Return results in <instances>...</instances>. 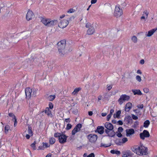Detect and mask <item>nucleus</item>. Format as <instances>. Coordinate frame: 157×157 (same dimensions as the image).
I'll use <instances>...</instances> for the list:
<instances>
[{"instance_id": "obj_1", "label": "nucleus", "mask_w": 157, "mask_h": 157, "mask_svg": "<svg viewBox=\"0 0 157 157\" xmlns=\"http://www.w3.org/2000/svg\"><path fill=\"white\" fill-rule=\"evenodd\" d=\"M57 44L59 54L61 57L65 56L69 52L72 51L71 48L67 47L65 40H63L59 42Z\"/></svg>"}, {"instance_id": "obj_2", "label": "nucleus", "mask_w": 157, "mask_h": 157, "mask_svg": "<svg viewBox=\"0 0 157 157\" xmlns=\"http://www.w3.org/2000/svg\"><path fill=\"white\" fill-rule=\"evenodd\" d=\"M132 151L140 156L146 155L148 154L147 148L142 145L136 146Z\"/></svg>"}, {"instance_id": "obj_3", "label": "nucleus", "mask_w": 157, "mask_h": 157, "mask_svg": "<svg viewBox=\"0 0 157 157\" xmlns=\"http://www.w3.org/2000/svg\"><path fill=\"white\" fill-rule=\"evenodd\" d=\"M105 127L106 128L105 130V132L107 136L110 137H114L116 133L113 130L114 127L113 125L111 123L109 122H106L104 124Z\"/></svg>"}, {"instance_id": "obj_4", "label": "nucleus", "mask_w": 157, "mask_h": 157, "mask_svg": "<svg viewBox=\"0 0 157 157\" xmlns=\"http://www.w3.org/2000/svg\"><path fill=\"white\" fill-rule=\"evenodd\" d=\"M41 21L45 25L48 27L53 26L58 22L57 20H51V19L44 18H41Z\"/></svg>"}, {"instance_id": "obj_5", "label": "nucleus", "mask_w": 157, "mask_h": 157, "mask_svg": "<svg viewBox=\"0 0 157 157\" xmlns=\"http://www.w3.org/2000/svg\"><path fill=\"white\" fill-rule=\"evenodd\" d=\"M86 27L88 28L87 31V34L88 35H92L95 32V28L93 24L88 22L86 23Z\"/></svg>"}, {"instance_id": "obj_6", "label": "nucleus", "mask_w": 157, "mask_h": 157, "mask_svg": "<svg viewBox=\"0 0 157 157\" xmlns=\"http://www.w3.org/2000/svg\"><path fill=\"white\" fill-rule=\"evenodd\" d=\"M123 14V11L122 9L117 6L115 7L114 11V15L116 17H120Z\"/></svg>"}, {"instance_id": "obj_7", "label": "nucleus", "mask_w": 157, "mask_h": 157, "mask_svg": "<svg viewBox=\"0 0 157 157\" xmlns=\"http://www.w3.org/2000/svg\"><path fill=\"white\" fill-rule=\"evenodd\" d=\"M130 99V97L126 94H122L120 96L118 101L120 105L122 104L123 103L126 101H128Z\"/></svg>"}, {"instance_id": "obj_8", "label": "nucleus", "mask_w": 157, "mask_h": 157, "mask_svg": "<svg viewBox=\"0 0 157 157\" xmlns=\"http://www.w3.org/2000/svg\"><path fill=\"white\" fill-rule=\"evenodd\" d=\"M87 138L91 143H94L97 140L98 136L95 134H90L87 136Z\"/></svg>"}, {"instance_id": "obj_9", "label": "nucleus", "mask_w": 157, "mask_h": 157, "mask_svg": "<svg viewBox=\"0 0 157 157\" xmlns=\"http://www.w3.org/2000/svg\"><path fill=\"white\" fill-rule=\"evenodd\" d=\"M82 127V125L81 124H78L72 130L71 132L72 135H74L77 132H79Z\"/></svg>"}, {"instance_id": "obj_10", "label": "nucleus", "mask_w": 157, "mask_h": 157, "mask_svg": "<svg viewBox=\"0 0 157 157\" xmlns=\"http://www.w3.org/2000/svg\"><path fill=\"white\" fill-rule=\"evenodd\" d=\"M69 23L68 21L66 20H63L60 21L58 24L59 26L61 28L63 29L66 27Z\"/></svg>"}, {"instance_id": "obj_11", "label": "nucleus", "mask_w": 157, "mask_h": 157, "mask_svg": "<svg viewBox=\"0 0 157 157\" xmlns=\"http://www.w3.org/2000/svg\"><path fill=\"white\" fill-rule=\"evenodd\" d=\"M35 15L33 12L29 10L27 13L26 15V19L28 21L32 20L34 18Z\"/></svg>"}, {"instance_id": "obj_12", "label": "nucleus", "mask_w": 157, "mask_h": 157, "mask_svg": "<svg viewBox=\"0 0 157 157\" xmlns=\"http://www.w3.org/2000/svg\"><path fill=\"white\" fill-rule=\"evenodd\" d=\"M126 136L127 137H131L132 135L135 133V131L134 129L132 128L127 129L126 130Z\"/></svg>"}, {"instance_id": "obj_13", "label": "nucleus", "mask_w": 157, "mask_h": 157, "mask_svg": "<svg viewBox=\"0 0 157 157\" xmlns=\"http://www.w3.org/2000/svg\"><path fill=\"white\" fill-rule=\"evenodd\" d=\"M32 89L29 88H27L25 89V93L26 98H29L31 96L32 93Z\"/></svg>"}, {"instance_id": "obj_14", "label": "nucleus", "mask_w": 157, "mask_h": 157, "mask_svg": "<svg viewBox=\"0 0 157 157\" xmlns=\"http://www.w3.org/2000/svg\"><path fill=\"white\" fill-rule=\"evenodd\" d=\"M67 136L63 134V133L60 136L59 140L60 143L61 144H63L66 142V140Z\"/></svg>"}, {"instance_id": "obj_15", "label": "nucleus", "mask_w": 157, "mask_h": 157, "mask_svg": "<svg viewBox=\"0 0 157 157\" xmlns=\"http://www.w3.org/2000/svg\"><path fill=\"white\" fill-rule=\"evenodd\" d=\"M44 113L47 115L48 117H52V114L51 112V111L48 107L46 108L44 111Z\"/></svg>"}, {"instance_id": "obj_16", "label": "nucleus", "mask_w": 157, "mask_h": 157, "mask_svg": "<svg viewBox=\"0 0 157 157\" xmlns=\"http://www.w3.org/2000/svg\"><path fill=\"white\" fill-rule=\"evenodd\" d=\"M104 128L102 126H99L97 128L96 132H97L100 134H102L104 132Z\"/></svg>"}, {"instance_id": "obj_17", "label": "nucleus", "mask_w": 157, "mask_h": 157, "mask_svg": "<svg viewBox=\"0 0 157 157\" xmlns=\"http://www.w3.org/2000/svg\"><path fill=\"white\" fill-rule=\"evenodd\" d=\"M132 104L130 102L127 103L125 106V111L126 112H128L132 107Z\"/></svg>"}, {"instance_id": "obj_18", "label": "nucleus", "mask_w": 157, "mask_h": 157, "mask_svg": "<svg viewBox=\"0 0 157 157\" xmlns=\"http://www.w3.org/2000/svg\"><path fill=\"white\" fill-rule=\"evenodd\" d=\"M157 30V28L156 29H153L149 31L148 32L147 34V35L146 36L150 37L151 36L153 33Z\"/></svg>"}, {"instance_id": "obj_19", "label": "nucleus", "mask_w": 157, "mask_h": 157, "mask_svg": "<svg viewBox=\"0 0 157 157\" xmlns=\"http://www.w3.org/2000/svg\"><path fill=\"white\" fill-rule=\"evenodd\" d=\"M128 140L127 138L124 137L122 140V141H119L118 143L116 142V144L118 145H120L122 144L125 143L128 141Z\"/></svg>"}, {"instance_id": "obj_20", "label": "nucleus", "mask_w": 157, "mask_h": 157, "mask_svg": "<svg viewBox=\"0 0 157 157\" xmlns=\"http://www.w3.org/2000/svg\"><path fill=\"white\" fill-rule=\"evenodd\" d=\"M124 120L127 124H129L132 122V119L131 117L129 115L125 117Z\"/></svg>"}, {"instance_id": "obj_21", "label": "nucleus", "mask_w": 157, "mask_h": 157, "mask_svg": "<svg viewBox=\"0 0 157 157\" xmlns=\"http://www.w3.org/2000/svg\"><path fill=\"white\" fill-rule=\"evenodd\" d=\"M132 91L133 92L134 95L137 94L138 95H141L142 94L140 90H132Z\"/></svg>"}, {"instance_id": "obj_22", "label": "nucleus", "mask_w": 157, "mask_h": 157, "mask_svg": "<svg viewBox=\"0 0 157 157\" xmlns=\"http://www.w3.org/2000/svg\"><path fill=\"white\" fill-rule=\"evenodd\" d=\"M81 89V88L80 87H78L75 89L74 91L72 92V94L74 95L77 94Z\"/></svg>"}, {"instance_id": "obj_23", "label": "nucleus", "mask_w": 157, "mask_h": 157, "mask_svg": "<svg viewBox=\"0 0 157 157\" xmlns=\"http://www.w3.org/2000/svg\"><path fill=\"white\" fill-rule=\"evenodd\" d=\"M55 95H50L47 97V99L49 101H52L55 98Z\"/></svg>"}, {"instance_id": "obj_24", "label": "nucleus", "mask_w": 157, "mask_h": 157, "mask_svg": "<svg viewBox=\"0 0 157 157\" xmlns=\"http://www.w3.org/2000/svg\"><path fill=\"white\" fill-rule=\"evenodd\" d=\"M131 40L134 43H136L137 42V38L136 36H133L131 37Z\"/></svg>"}, {"instance_id": "obj_25", "label": "nucleus", "mask_w": 157, "mask_h": 157, "mask_svg": "<svg viewBox=\"0 0 157 157\" xmlns=\"http://www.w3.org/2000/svg\"><path fill=\"white\" fill-rule=\"evenodd\" d=\"M111 153L113 154H116L117 155H120L121 154L120 151L117 150H112L110 151Z\"/></svg>"}, {"instance_id": "obj_26", "label": "nucleus", "mask_w": 157, "mask_h": 157, "mask_svg": "<svg viewBox=\"0 0 157 157\" xmlns=\"http://www.w3.org/2000/svg\"><path fill=\"white\" fill-rule=\"evenodd\" d=\"M121 114V110H118L116 114H114L113 117L114 118H118L119 117Z\"/></svg>"}, {"instance_id": "obj_27", "label": "nucleus", "mask_w": 157, "mask_h": 157, "mask_svg": "<svg viewBox=\"0 0 157 157\" xmlns=\"http://www.w3.org/2000/svg\"><path fill=\"white\" fill-rule=\"evenodd\" d=\"M150 124V121L148 120L146 121L144 123V126L147 128Z\"/></svg>"}, {"instance_id": "obj_28", "label": "nucleus", "mask_w": 157, "mask_h": 157, "mask_svg": "<svg viewBox=\"0 0 157 157\" xmlns=\"http://www.w3.org/2000/svg\"><path fill=\"white\" fill-rule=\"evenodd\" d=\"M28 132L29 134L31 136H33V132L32 130V128L30 126H29Z\"/></svg>"}, {"instance_id": "obj_29", "label": "nucleus", "mask_w": 157, "mask_h": 157, "mask_svg": "<svg viewBox=\"0 0 157 157\" xmlns=\"http://www.w3.org/2000/svg\"><path fill=\"white\" fill-rule=\"evenodd\" d=\"M56 141V140L53 137H52L50 139L49 143L51 144H53Z\"/></svg>"}, {"instance_id": "obj_30", "label": "nucleus", "mask_w": 157, "mask_h": 157, "mask_svg": "<svg viewBox=\"0 0 157 157\" xmlns=\"http://www.w3.org/2000/svg\"><path fill=\"white\" fill-rule=\"evenodd\" d=\"M10 129V127L9 125H6L5 127V132L6 134L8 133L9 130Z\"/></svg>"}, {"instance_id": "obj_31", "label": "nucleus", "mask_w": 157, "mask_h": 157, "mask_svg": "<svg viewBox=\"0 0 157 157\" xmlns=\"http://www.w3.org/2000/svg\"><path fill=\"white\" fill-rule=\"evenodd\" d=\"M143 132L146 137H149L150 134L148 131L146 130H144Z\"/></svg>"}, {"instance_id": "obj_32", "label": "nucleus", "mask_w": 157, "mask_h": 157, "mask_svg": "<svg viewBox=\"0 0 157 157\" xmlns=\"http://www.w3.org/2000/svg\"><path fill=\"white\" fill-rule=\"evenodd\" d=\"M62 132L61 133L58 132L54 134V136L55 137H58L59 138V137H60L61 134H62Z\"/></svg>"}, {"instance_id": "obj_33", "label": "nucleus", "mask_w": 157, "mask_h": 157, "mask_svg": "<svg viewBox=\"0 0 157 157\" xmlns=\"http://www.w3.org/2000/svg\"><path fill=\"white\" fill-rule=\"evenodd\" d=\"M73 113L75 114H76L78 112V110L77 108H72L71 109Z\"/></svg>"}, {"instance_id": "obj_34", "label": "nucleus", "mask_w": 157, "mask_h": 157, "mask_svg": "<svg viewBox=\"0 0 157 157\" xmlns=\"http://www.w3.org/2000/svg\"><path fill=\"white\" fill-rule=\"evenodd\" d=\"M126 153H127V155L128 156H132L133 155V154L130 151L128 150L127 151Z\"/></svg>"}, {"instance_id": "obj_35", "label": "nucleus", "mask_w": 157, "mask_h": 157, "mask_svg": "<svg viewBox=\"0 0 157 157\" xmlns=\"http://www.w3.org/2000/svg\"><path fill=\"white\" fill-rule=\"evenodd\" d=\"M72 126L70 124H68L67 125L66 127V129L67 130H69L71 129L72 128Z\"/></svg>"}, {"instance_id": "obj_36", "label": "nucleus", "mask_w": 157, "mask_h": 157, "mask_svg": "<svg viewBox=\"0 0 157 157\" xmlns=\"http://www.w3.org/2000/svg\"><path fill=\"white\" fill-rule=\"evenodd\" d=\"M36 144V141H34V142L32 143L31 145V147H32L33 148V149L34 150H35L36 149V147L35 146Z\"/></svg>"}, {"instance_id": "obj_37", "label": "nucleus", "mask_w": 157, "mask_h": 157, "mask_svg": "<svg viewBox=\"0 0 157 157\" xmlns=\"http://www.w3.org/2000/svg\"><path fill=\"white\" fill-rule=\"evenodd\" d=\"M140 138L142 140H144L145 137H146L143 132L142 133H140Z\"/></svg>"}, {"instance_id": "obj_38", "label": "nucleus", "mask_w": 157, "mask_h": 157, "mask_svg": "<svg viewBox=\"0 0 157 157\" xmlns=\"http://www.w3.org/2000/svg\"><path fill=\"white\" fill-rule=\"evenodd\" d=\"M9 115L10 117H13V120L16 118V117L13 113H9Z\"/></svg>"}, {"instance_id": "obj_39", "label": "nucleus", "mask_w": 157, "mask_h": 157, "mask_svg": "<svg viewBox=\"0 0 157 157\" xmlns=\"http://www.w3.org/2000/svg\"><path fill=\"white\" fill-rule=\"evenodd\" d=\"M75 11V10L73 9H69L67 11L68 13H74Z\"/></svg>"}, {"instance_id": "obj_40", "label": "nucleus", "mask_w": 157, "mask_h": 157, "mask_svg": "<svg viewBox=\"0 0 157 157\" xmlns=\"http://www.w3.org/2000/svg\"><path fill=\"white\" fill-rule=\"evenodd\" d=\"M123 130V128L122 127H119L117 131L116 132V133L118 132H122Z\"/></svg>"}, {"instance_id": "obj_41", "label": "nucleus", "mask_w": 157, "mask_h": 157, "mask_svg": "<svg viewBox=\"0 0 157 157\" xmlns=\"http://www.w3.org/2000/svg\"><path fill=\"white\" fill-rule=\"evenodd\" d=\"M136 79L139 82H140L141 81V77L139 75H137L136 76Z\"/></svg>"}, {"instance_id": "obj_42", "label": "nucleus", "mask_w": 157, "mask_h": 157, "mask_svg": "<svg viewBox=\"0 0 157 157\" xmlns=\"http://www.w3.org/2000/svg\"><path fill=\"white\" fill-rule=\"evenodd\" d=\"M43 146H44L45 147L47 148L49 147L50 145H48V143H43Z\"/></svg>"}, {"instance_id": "obj_43", "label": "nucleus", "mask_w": 157, "mask_h": 157, "mask_svg": "<svg viewBox=\"0 0 157 157\" xmlns=\"http://www.w3.org/2000/svg\"><path fill=\"white\" fill-rule=\"evenodd\" d=\"M132 117L133 120H136L138 119V117L133 114H132Z\"/></svg>"}, {"instance_id": "obj_44", "label": "nucleus", "mask_w": 157, "mask_h": 157, "mask_svg": "<svg viewBox=\"0 0 157 157\" xmlns=\"http://www.w3.org/2000/svg\"><path fill=\"white\" fill-rule=\"evenodd\" d=\"M28 34H29V32H27L23 33L22 34V35H26V36L23 37V38L24 39L26 38V37L28 36Z\"/></svg>"}, {"instance_id": "obj_45", "label": "nucleus", "mask_w": 157, "mask_h": 157, "mask_svg": "<svg viewBox=\"0 0 157 157\" xmlns=\"http://www.w3.org/2000/svg\"><path fill=\"white\" fill-rule=\"evenodd\" d=\"M49 109H52L53 107V105L52 103L51 102H49Z\"/></svg>"}, {"instance_id": "obj_46", "label": "nucleus", "mask_w": 157, "mask_h": 157, "mask_svg": "<svg viewBox=\"0 0 157 157\" xmlns=\"http://www.w3.org/2000/svg\"><path fill=\"white\" fill-rule=\"evenodd\" d=\"M143 90L144 92L146 93H147L149 91V90L147 88H144L143 89Z\"/></svg>"}, {"instance_id": "obj_47", "label": "nucleus", "mask_w": 157, "mask_h": 157, "mask_svg": "<svg viewBox=\"0 0 157 157\" xmlns=\"http://www.w3.org/2000/svg\"><path fill=\"white\" fill-rule=\"evenodd\" d=\"M109 146L105 144H104L103 143H101V147H109Z\"/></svg>"}, {"instance_id": "obj_48", "label": "nucleus", "mask_w": 157, "mask_h": 157, "mask_svg": "<svg viewBox=\"0 0 157 157\" xmlns=\"http://www.w3.org/2000/svg\"><path fill=\"white\" fill-rule=\"evenodd\" d=\"M37 90H33V93H32L31 95H32L33 96H35L36 94Z\"/></svg>"}, {"instance_id": "obj_49", "label": "nucleus", "mask_w": 157, "mask_h": 157, "mask_svg": "<svg viewBox=\"0 0 157 157\" xmlns=\"http://www.w3.org/2000/svg\"><path fill=\"white\" fill-rule=\"evenodd\" d=\"M144 13L146 15V18H147L149 14L148 12L147 11V10H145L144 11Z\"/></svg>"}, {"instance_id": "obj_50", "label": "nucleus", "mask_w": 157, "mask_h": 157, "mask_svg": "<svg viewBox=\"0 0 157 157\" xmlns=\"http://www.w3.org/2000/svg\"><path fill=\"white\" fill-rule=\"evenodd\" d=\"M95 155L94 153H91L89 155H88L87 157H94Z\"/></svg>"}, {"instance_id": "obj_51", "label": "nucleus", "mask_w": 157, "mask_h": 157, "mask_svg": "<svg viewBox=\"0 0 157 157\" xmlns=\"http://www.w3.org/2000/svg\"><path fill=\"white\" fill-rule=\"evenodd\" d=\"M117 134V136L119 137H121L122 136V135L121 133V132H118Z\"/></svg>"}, {"instance_id": "obj_52", "label": "nucleus", "mask_w": 157, "mask_h": 157, "mask_svg": "<svg viewBox=\"0 0 157 157\" xmlns=\"http://www.w3.org/2000/svg\"><path fill=\"white\" fill-rule=\"evenodd\" d=\"M144 105L143 104L139 105H137V107L138 108L142 109L143 108Z\"/></svg>"}, {"instance_id": "obj_53", "label": "nucleus", "mask_w": 157, "mask_h": 157, "mask_svg": "<svg viewBox=\"0 0 157 157\" xmlns=\"http://www.w3.org/2000/svg\"><path fill=\"white\" fill-rule=\"evenodd\" d=\"M111 115L110 114H109V115H108L107 116V121H109L110 119V118L111 117Z\"/></svg>"}, {"instance_id": "obj_54", "label": "nucleus", "mask_w": 157, "mask_h": 157, "mask_svg": "<svg viewBox=\"0 0 157 157\" xmlns=\"http://www.w3.org/2000/svg\"><path fill=\"white\" fill-rule=\"evenodd\" d=\"M118 124L119 125H122L123 124V123L122 121L119 120L117 122Z\"/></svg>"}, {"instance_id": "obj_55", "label": "nucleus", "mask_w": 157, "mask_h": 157, "mask_svg": "<svg viewBox=\"0 0 157 157\" xmlns=\"http://www.w3.org/2000/svg\"><path fill=\"white\" fill-rule=\"evenodd\" d=\"M14 120V127H15L17 124V121L16 118H15Z\"/></svg>"}, {"instance_id": "obj_56", "label": "nucleus", "mask_w": 157, "mask_h": 157, "mask_svg": "<svg viewBox=\"0 0 157 157\" xmlns=\"http://www.w3.org/2000/svg\"><path fill=\"white\" fill-rule=\"evenodd\" d=\"M97 1V0H91V4H94Z\"/></svg>"}, {"instance_id": "obj_57", "label": "nucleus", "mask_w": 157, "mask_h": 157, "mask_svg": "<svg viewBox=\"0 0 157 157\" xmlns=\"http://www.w3.org/2000/svg\"><path fill=\"white\" fill-rule=\"evenodd\" d=\"M122 157H128L127 155V153L126 152L123 153L122 155Z\"/></svg>"}, {"instance_id": "obj_58", "label": "nucleus", "mask_w": 157, "mask_h": 157, "mask_svg": "<svg viewBox=\"0 0 157 157\" xmlns=\"http://www.w3.org/2000/svg\"><path fill=\"white\" fill-rule=\"evenodd\" d=\"M144 59H142L140 61V63L141 64H144Z\"/></svg>"}, {"instance_id": "obj_59", "label": "nucleus", "mask_w": 157, "mask_h": 157, "mask_svg": "<svg viewBox=\"0 0 157 157\" xmlns=\"http://www.w3.org/2000/svg\"><path fill=\"white\" fill-rule=\"evenodd\" d=\"M65 121L66 122L69 123L71 121V120L69 118L66 119H65Z\"/></svg>"}, {"instance_id": "obj_60", "label": "nucleus", "mask_w": 157, "mask_h": 157, "mask_svg": "<svg viewBox=\"0 0 157 157\" xmlns=\"http://www.w3.org/2000/svg\"><path fill=\"white\" fill-rule=\"evenodd\" d=\"M114 110L113 109H111L110 111V113L109 114L112 115V113L114 112Z\"/></svg>"}, {"instance_id": "obj_61", "label": "nucleus", "mask_w": 157, "mask_h": 157, "mask_svg": "<svg viewBox=\"0 0 157 157\" xmlns=\"http://www.w3.org/2000/svg\"><path fill=\"white\" fill-rule=\"evenodd\" d=\"M30 136H30V135L27 134L26 136V137L27 139H29L30 138Z\"/></svg>"}, {"instance_id": "obj_62", "label": "nucleus", "mask_w": 157, "mask_h": 157, "mask_svg": "<svg viewBox=\"0 0 157 157\" xmlns=\"http://www.w3.org/2000/svg\"><path fill=\"white\" fill-rule=\"evenodd\" d=\"M137 74H142V72H141V71L140 70H138L137 71Z\"/></svg>"}, {"instance_id": "obj_63", "label": "nucleus", "mask_w": 157, "mask_h": 157, "mask_svg": "<svg viewBox=\"0 0 157 157\" xmlns=\"http://www.w3.org/2000/svg\"><path fill=\"white\" fill-rule=\"evenodd\" d=\"M89 115L90 116H92L93 114V112L92 111H89L88 112Z\"/></svg>"}, {"instance_id": "obj_64", "label": "nucleus", "mask_w": 157, "mask_h": 157, "mask_svg": "<svg viewBox=\"0 0 157 157\" xmlns=\"http://www.w3.org/2000/svg\"><path fill=\"white\" fill-rule=\"evenodd\" d=\"M112 88V87L111 86H109L107 87V89L109 90H110Z\"/></svg>"}]
</instances>
